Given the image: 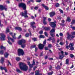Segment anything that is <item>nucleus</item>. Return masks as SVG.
I'll return each mask as SVG.
<instances>
[{
    "instance_id": "36",
    "label": "nucleus",
    "mask_w": 75,
    "mask_h": 75,
    "mask_svg": "<svg viewBox=\"0 0 75 75\" xmlns=\"http://www.w3.org/2000/svg\"><path fill=\"white\" fill-rule=\"evenodd\" d=\"M16 59L17 61H20L21 59L20 57H17L16 58Z\"/></svg>"
},
{
    "instance_id": "63",
    "label": "nucleus",
    "mask_w": 75,
    "mask_h": 75,
    "mask_svg": "<svg viewBox=\"0 0 75 75\" xmlns=\"http://www.w3.org/2000/svg\"><path fill=\"white\" fill-rule=\"evenodd\" d=\"M72 35H75V32H73L71 33Z\"/></svg>"
},
{
    "instance_id": "9",
    "label": "nucleus",
    "mask_w": 75,
    "mask_h": 75,
    "mask_svg": "<svg viewBox=\"0 0 75 75\" xmlns=\"http://www.w3.org/2000/svg\"><path fill=\"white\" fill-rule=\"evenodd\" d=\"M38 47L40 50H43L44 47V45L42 44H40L38 45Z\"/></svg>"
},
{
    "instance_id": "62",
    "label": "nucleus",
    "mask_w": 75,
    "mask_h": 75,
    "mask_svg": "<svg viewBox=\"0 0 75 75\" xmlns=\"http://www.w3.org/2000/svg\"><path fill=\"white\" fill-rule=\"evenodd\" d=\"M38 8V7H35L34 9L35 10H37Z\"/></svg>"
},
{
    "instance_id": "8",
    "label": "nucleus",
    "mask_w": 75,
    "mask_h": 75,
    "mask_svg": "<svg viewBox=\"0 0 75 75\" xmlns=\"http://www.w3.org/2000/svg\"><path fill=\"white\" fill-rule=\"evenodd\" d=\"M74 45V43H70L69 44V46L71 50H74V47H73Z\"/></svg>"
},
{
    "instance_id": "33",
    "label": "nucleus",
    "mask_w": 75,
    "mask_h": 75,
    "mask_svg": "<svg viewBox=\"0 0 75 75\" xmlns=\"http://www.w3.org/2000/svg\"><path fill=\"white\" fill-rule=\"evenodd\" d=\"M64 56L63 55H60L59 56V59H62L63 58H64Z\"/></svg>"
},
{
    "instance_id": "60",
    "label": "nucleus",
    "mask_w": 75,
    "mask_h": 75,
    "mask_svg": "<svg viewBox=\"0 0 75 75\" xmlns=\"http://www.w3.org/2000/svg\"><path fill=\"white\" fill-rule=\"evenodd\" d=\"M37 68V66H35L33 68V71H35V69Z\"/></svg>"
},
{
    "instance_id": "6",
    "label": "nucleus",
    "mask_w": 75,
    "mask_h": 75,
    "mask_svg": "<svg viewBox=\"0 0 75 75\" xmlns=\"http://www.w3.org/2000/svg\"><path fill=\"white\" fill-rule=\"evenodd\" d=\"M0 9L1 10H3V9H4L5 11H7V6H3V5H0Z\"/></svg>"
},
{
    "instance_id": "59",
    "label": "nucleus",
    "mask_w": 75,
    "mask_h": 75,
    "mask_svg": "<svg viewBox=\"0 0 75 75\" xmlns=\"http://www.w3.org/2000/svg\"><path fill=\"white\" fill-rule=\"evenodd\" d=\"M3 26L2 24H1V21H0V27H2Z\"/></svg>"
},
{
    "instance_id": "29",
    "label": "nucleus",
    "mask_w": 75,
    "mask_h": 75,
    "mask_svg": "<svg viewBox=\"0 0 75 75\" xmlns=\"http://www.w3.org/2000/svg\"><path fill=\"white\" fill-rule=\"evenodd\" d=\"M67 21H69V22H71V18L69 17H68L67 19Z\"/></svg>"
},
{
    "instance_id": "13",
    "label": "nucleus",
    "mask_w": 75,
    "mask_h": 75,
    "mask_svg": "<svg viewBox=\"0 0 75 75\" xmlns=\"http://www.w3.org/2000/svg\"><path fill=\"white\" fill-rule=\"evenodd\" d=\"M9 34L11 35L12 37H13V39H16V37L15 36V35H16V33H14V35H13V33L12 32L10 33Z\"/></svg>"
},
{
    "instance_id": "16",
    "label": "nucleus",
    "mask_w": 75,
    "mask_h": 75,
    "mask_svg": "<svg viewBox=\"0 0 75 75\" xmlns=\"http://www.w3.org/2000/svg\"><path fill=\"white\" fill-rule=\"evenodd\" d=\"M35 75H42V74H40V71L38 70H36L35 71Z\"/></svg>"
},
{
    "instance_id": "31",
    "label": "nucleus",
    "mask_w": 75,
    "mask_h": 75,
    "mask_svg": "<svg viewBox=\"0 0 75 75\" xmlns=\"http://www.w3.org/2000/svg\"><path fill=\"white\" fill-rule=\"evenodd\" d=\"M9 32H10V30L8 28H7L6 30V34H7V33H9Z\"/></svg>"
},
{
    "instance_id": "37",
    "label": "nucleus",
    "mask_w": 75,
    "mask_h": 75,
    "mask_svg": "<svg viewBox=\"0 0 75 75\" xmlns=\"http://www.w3.org/2000/svg\"><path fill=\"white\" fill-rule=\"evenodd\" d=\"M50 35L51 36V37H52L53 38H54V37H55V35L54 34V33H50Z\"/></svg>"
},
{
    "instance_id": "54",
    "label": "nucleus",
    "mask_w": 75,
    "mask_h": 75,
    "mask_svg": "<svg viewBox=\"0 0 75 75\" xmlns=\"http://www.w3.org/2000/svg\"><path fill=\"white\" fill-rule=\"evenodd\" d=\"M66 48H67V49H69V48H70V47H69V45L66 46Z\"/></svg>"
},
{
    "instance_id": "61",
    "label": "nucleus",
    "mask_w": 75,
    "mask_h": 75,
    "mask_svg": "<svg viewBox=\"0 0 75 75\" xmlns=\"http://www.w3.org/2000/svg\"><path fill=\"white\" fill-rule=\"evenodd\" d=\"M48 47L49 48H51V44H49L48 45Z\"/></svg>"
},
{
    "instance_id": "64",
    "label": "nucleus",
    "mask_w": 75,
    "mask_h": 75,
    "mask_svg": "<svg viewBox=\"0 0 75 75\" xmlns=\"http://www.w3.org/2000/svg\"><path fill=\"white\" fill-rule=\"evenodd\" d=\"M71 28H72V29H73V30H75V27H72L71 26Z\"/></svg>"
},
{
    "instance_id": "25",
    "label": "nucleus",
    "mask_w": 75,
    "mask_h": 75,
    "mask_svg": "<svg viewBox=\"0 0 75 75\" xmlns=\"http://www.w3.org/2000/svg\"><path fill=\"white\" fill-rule=\"evenodd\" d=\"M16 71L18 73H22V71L18 69H16Z\"/></svg>"
},
{
    "instance_id": "49",
    "label": "nucleus",
    "mask_w": 75,
    "mask_h": 75,
    "mask_svg": "<svg viewBox=\"0 0 75 75\" xmlns=\"http://www.w3.org/2000/svg\"><path fill=\"white\" fill-rule=\"evenodd\" d=\"M43 21H45V20H46V19H47V17H43Z\"/></svg>"
},
{
    "instance_id": "4",
    "label": "nucleus",
    "mask_w": 75,
    "mask_h": 75,
    "mask_svg": "<svg viewBox=\"0 0 75 75\" xmlns=\"http://www.w3.org/2000/svg\"><path fill=\"white\" fill-rule=\"evenodd\" d=\"M20 15H21L22 16H23L24 17L28 18V16H27V11L26 10H25L24 13L22 12L21 13Z\"/></svg>"
},
{
    "instance_id": "3",
    "label": "nucleus",
    "mask_w": 75,
    "mask_h": 75,
    "mask_svg": "<svg viewBox=\"0 0 75 75\" xmlns=\"http://www.w3.org/2000/svg\"><path fill=\"white\" fill-rule=\"evenodd\" d=\"M18 56H20L21 55H24V52L23 51V50L19 49L18 50Z\"/></svg>"
},
{
    "instance_id": "22",
    "label": "nucleus",
    "mask_w": 75,
    "mask_h": 75,
    "mask_svg": "<svg viewBox=\"0 0 75 75\" xmlns=\"http://www.w3.org/2000/svg\"><path fill=\"white\" fill-rule=\"evenodd\" d=\"M21 45L22 48H23L25 47V43H23Z\"/></svg>"
},
{
    "instance_id": "19",
    "label": "nucleus",
    "mask_w": 75,
    "mask_h": 75,
    "mask_svg": "<svg viewBox=\"0 0 75 75\" xmlns=\"http://www.w3.org/2000/svg\"><path fill=\"white\" fill-rule=\"evenodd\" d=\"M8 40H11L12 42H14V39H13L11 38H10V36H8Z\"/></svg>"
},
{
    "instance_id": "43",
    "label": "nucleus",
    "mask_w": 75,
    "mask_h": 75,
    "mask_svg": "<svg viewBox=\"0 0 75 75\" xmlns=\"http://www.w3.org/2000/svg\"><path fill=\"white\" fill-rule=\"evenodd\" d=\"M46 37H48V33L46 32L44 33Z\"/></svg>"
},
{
    "instance_id": "52",
    "label": "nucleus",
    "mask_w": 75,
    "mask_h": 75,
    "mask_svg": "<svg viewBox=\"0 0 75 75\" xmlns=\"http://www.w3.org/2000/svg\"><path fill=\"white\" fill-rule=\"evenodd\" d=\"M38 50V48L36 47L35 48V52H37V51Z\"/></svg>"
},
{
    "instance_id": "5",
    "label": "nucleus",
    "mask_w": 75,
    "mask_h": 75,
    "mask_svg": "<svg viewBox=\"0 0 75 75\" xmlns=\"http://www.w3.org/2000/svg\"><path fill=\"white\" fill-rule=\"evenodd\" d=\"M0 35L1 36L0 38L1 40H2V41H4V40H5V37H6L5 35H4L3 33H2L0 34Z\"/></svg>"
},
{
    "instance_id": "18",
    "label": "nucleus",
    "mask_w": 75,
    "mask_h": 75,
    "mask_svg": "<svg viewBox=\"0 0 75 75\" xmlns=\"http://www.w3.org/2000/svg\"><path fill=\"white\" fill-rule=\"evenodd\" d=\"M42 7H44L45 9L47 10H48V8L47 6L45 5L44 4H42Z\"/></svg>"
},
{
    "instance_id": "48",
    "label": "nucleus",
    "mask_w": 75,
    "mask_h": 75,
    "mask_svg": "<svg viewBox=\"0 0 75 75\" xmlns=\"http://www.w3.org/2000/svg\"><path fill=\"white\" fill-rule=\"evenodd\" d=\"M51 40H52L51 37H50L49 39L47 40V41H51Z\"/></svg>"
},
{
    "instance_id": "56",
    "label": "nucleus",
    "mask_w": 75,
    "mask_h": 75,
    "mask_svg": "<svg viewBox=\"0 0 75 75\" xmlns=\"http://www.w3.org/2000/svg\"><path fill=\"white\" fill-rule=\"evenodd\" d=\"M43 33V31H41L39 32V34H42V33Z\"/></svg>"
},
{
    "instance_id": "14",
    "label": "nucleus",
    "mask_w": 75,
    "mask_h": 75,
    "mask_svg": "<svg viewBox=\"0 0 75 75\" xmlns=\"http://www.w3.org/2000/svg\"><path fill=\"white\" fill-rule=\"evenodd\" d=\"M30 24L32 28H36V26H35L34 25H34V24H35V22H32Z\"/></svg>"
},
{
    "instance_id": "35",
    "label": "nucleus",
    "mask_w": 75,
    "mask_h": 75,
    "mask_svg": "<svg viewBox=\"0 0 75 75\" xmlns=\"http://www.w3.org/2000/svg\"><path fill=\"white\" fill-rule=\"evenodd\" d=\"M71 35H69L67 37V38L68 40H70V38H71Z\"/></svg>"
},
{
    "instance_id": "44",
    "label": "nucleus",
    "mask_w": 75,
    "mask_h": 75,
    "mask_svg": "<svg viewBox=\"0 0 75 75\" xmlns=\"http://www.w3.org/2000/svg\"><path fill=\"white\" fill-rule=\"evenodd\" d=\"M29 36V33H26L25 35L26 37H28Z\"/></svg>"
},
{
    "instance_id": "23",
    "label": "nucleus",
    "mask_w": 75,
    "mask_h": 75,
    "mask_svg": "<svg viewBox=\"0 0 75 75\" xmlns=\"http://www.w3.org/2000/svg\"><path fill=\"white\" fill-rule=\"evenodd\" d=\"M16 30H19V31H21V28L19 27H16L15 28Z\"/></svg>"
},
{
    "instance_id": "17",
    "label": "nucleus",
    "mask_w": 75,
    "mask_h": 75,
    "mask_svg": "<svg viewBox=\"0 0 75 75\" xmlns=\"http://www.w3.org/2000/svg\"><path fill=\"white\" fill-rule=\"evenodd\" d=\"M8 55H9V54L8 52H6L4 54V57L5 58H8Z\"/></svg>"
},
{
    "instance_id": "53",
    "label": "nucleus",
    "mask_w": 75,
    "mask_h": 75,
    "mask_svg": "<svg viewBox=\"0 0 75 75\" xmlns=\"http://www.w3.org/2000/svg\"><path fill=\"white\" fill-rule=\"evenodd\" d=\"M45 50H48V48L47 47H45Z\"/></svg>"
},
{
    "instance_id": "51",
    "label": "nucleus",
    "mask_w": 75,
    "mask_h": 75,
    "mask_svg": "<svg viewBox=\"0 0 75 75\" xmlns=\"http://www.w3.org/2000/svg\"><path fill=\"white\" fill-rule=\"evenodd\" d=\"M75 20H74L71 22V23L72 24H74L75 23Z\"/></svg>"
},
{
    "instance_id": "27",
    "label": "nucleus",
    "mask_w": 75,
    "mask_h": 75,
    "mask_svg": "<svg viewBox=\"0 0 75 75\" xmlns=\"http://www.w3.org/2000/svg\"><path fill=\"white\" fill-rule=\"evenodd\" d=\"M55 29H52V30L50 31V33H55Z\"/></svg>"
},
{
    "instance_id": "1",
    "label": "nucleus",
    "mask_w": 75,
    "mask_h": 75,
    "mask_svg": "<svg viewBox=\"0 0 75 75\" xmlns=\"http://www.w3.org/2000/svg\"><path fill=\"white\" fill-rule=\"evenodd\" d=\"M19 67L20 69L24 71H27L28 70V67L25 64L23 63H20Z\"/></svg>"
},
{
    "instance_id": "41",
    "label": "nucleus",
    "mask_w": 75,
    "mask_h": 75,
    "mask_svg": "<svg viewBox=\"0 0 75 75\" xmlns=\"http://www.w3.org/2000/svg\"><path fill=\"white\" fill-rule=\"evenodd\" d=\"M70 57L71 58H74V55L73 54H70Z\"/></svg>"
},
{
    "instance_id": "39",
    "label": "nucleus",
    "mask_w": 75,
    "mask_h": 75,
    "mask_svg": "<svg viewBox=\"0 0 75 75\" xmlns=\"http://www.w3.org/2000/svg\"><path fill=\"white\" fill-rule=\"evenodd\" d=\"M35 47H36V45H32L31 46L30 49H31L32 48H35Z\"/></svg>"
},
{
    "instance_id": "57",
    "label": "nucleus",
    "mask_w": 75,
    "mask_h": 75,
    "mask_svg": "<svg viewBox=\"0 0 75 75\" xmlns=\"http://www.w3.org/2000/svg\"><path fill=\"white\" fill-rule=\"evenodd\" d=\"M60 36H63V34L62 33H60L59 34Z\"/></svg>"
},
{
    "instance_id": "2",
    "label": "nucleus",
    "mask_w": 75,
    "mask_h": 75,
    "mask_svg": "<svg viewBox=\"0 0 75 75\" xmlns=\"http://www.w3.org/2000/svg\"><path fill=\"white\" fill-rule=\"evenodd\" d=\"M18 6L19 7H22L23 10H25L26 9V5L25 4L23 3H21L19 4Z\"/></svg>"
},
{
    "instance_id": "32",
    "label": "nucleus",
    "mask_w": 75,
    "mask_h": 75,
    "mask_svg": "<svg viewBox=\"0 0 75 75\" xmlns=\"http://www.w3.org/2000/svg\"><path fill=\"white\" fill-rule=\"evenodd\" d=\"M0 54L3 55L4 54V51L3 50L0 51Z\"/></svg>"
},
{
    "instance_id": "10",
    "label": "nucleus",
    "mask_w": 75,
    "mask_h": 75,
    "mask_svg": "<svg viewBox=\"0 0 75 75\" xmlns=\"http://www.w3.org/2000/svg\"><path fill=\"white\" fill-rule=\"evenodd\" d=\"M50 26L52 27V28H55V26H56V24L54 22H51L50 23Z\"/></svg>"
},
{
    "instance_id": "24",
    "label": "nucleus",
    "mask_w": 75,
    "mask_h": 75,
    "mask_svg": "<svg viewBox=\"0 0 75 75\" xmlns=\"http://www.w3.org/2000/svg\"><path fill=\"white\" fill-rule=\"evenodd\" d=\"M4 58L2 57L1 60V64H3V62H4Z\"/></svg>"
},
{
    "instance_id": "15",
    "label": "nucleus",
    "mask_w": 75,
    "mask_h": 75,
    "mask_svg": "<svg viewBox=\"0 0 75 75\" xmlns=\"http://www.w3.org/2000/svg\"><path fill=\"white\" fill-rule=\"evenodd\" d=\"M0 69H1V70H2V71L3 70H4L6 72H7V69L6 67H0Z\"/></svg>"
},
{
    "instance_id": "26",
    "label": "nucleus",
    "mask_w": 75,
    "mask_h": 75,
    "mask_svg": "<svg viewBox=\"0 0 75 75\" xmlns=\"http://www.w3.org/2000/svg\"><path fill=\"white\" fill-rule=\"evenodd\" d=\"M0 48L1 50H3V49L4 50H6V47L3 46H1Z\"/></svg>"
},
{
    "instance_id": "50",
    "label": "nucleus",
    "mask_w": 75,
    "mask_h": 75,
    "mask_svg": "<svg viewBox=\"0 0 75 75\" xmlns=\"http://www.w3.org/2000/svg\"><path fill=\"white\" fill-rule=\"evenodd\" d=\"M8 65L10 64L11 66V63L9 60H8Z\"/></svg>"
},
{
    "instance_id": "55",
    "label": "nucleus",
    "mask_w": 75,
    "mask_h": 75,
    "mask_svg": "<svg viewBox=\"0 0 75 75\" xmlns=\"http://www.w3.org/2000/svg\"><path fill=\"white\" fill-rule=\"evenodd\" d=\"M48 58V56H45V59H47Z\"/></svg>"
},
{
    "instance_id": "11",
    "label": "nucleus",
    "mask_w": 75,
    "mask_h": 75,
    "mask_svg": "<svg viewBox=\"0 0 75 75\" xmlns=\"http://www.w3.org/2000/svg\"><path fill=\"white\" fill-rule=\"evenodd\" d=\"M35 64V62L34 61V59H33V63L32 64H30L29 65V67L30 68H33V66Z\"/></svg>"
},
{
    "instance_id": "42",
    "label": "nucleus",
    "mask_w": 75,
    "mask_h": 75,
    "mask_svg": "<svg viewBox=\"0 0 75 75\" xmlns=\"http://www.w3.org/2000/svg\"><path fill=\"white\" fill-rule=\"evenodd\" d=\"M59 6V4L58 3H57L56 4V7H58Z\"/></svg>"
},
{
    "instance_id": "38",
    "label": "nucleus",
    "mask_w": 75,
    "mask_h": 75,
    "mask_svg": "<svg viewBox=\"0 0 75 75\" xmlns=\"http://www.w3.org/2000/svg\"><path fill=\"white\" fill-rule=\"evenodd\" d=\"M37 38H32L33 41H37Z\"/></svg>"
},
{
    "instance_id": "30",
    "label": "nucleus",
    "mask_w": 75,
    "mask_h": 75,
    "mask_svg": "<svg viewBox=\"0 0 75 75\" xmlns=\"http://www.w3.org/2000/svg\"><path fill=\"white\" fill-rule=\"evenodd\" d=\"M40 38H45V37L43 35H40Z\"/></svg>"
},
{
    "instance_id": "12",
    "label": "nucleus",
    "mask_w": 75,
    "mask_h": 75,
    "mask_svg": "<svg viewBox=\"0 0 75 75\" xmlns=\"http://www.w3.org/2000/svg\"><path fill=\"white\" fill-rule=\"evenodd\" d=\"M55 12L54 11H52V12H51L50 13V17H53L54 16H55Z\"/></svg>"
},
{
    "instance_id": "34",
    "label": "nucleus",
    "mask_w": 75,
    "mask_h": 75,
    "mask_svg": "<svg viewBox=\"0 0 75 75\" xmlns=\"http://www.w3.org/2000/svg\"><path fill=\"white\" fill-rule=\"evenodd\" d=\"M52 42L54 43L55 42V38H53L52 39Z\"/></svg>"
},
{
    "instance_id": "46",
    "label": "nucleus",
    "mask_w": 75,
    "mask_h": 75,
    "mask_svg": "<svg viewBox=\"0 0 75 75\" xmlns=\"http://www.w3.org/2000/svg\"><path fill=\"white\" fill-rule=\"evenodd\" d=\"M52 66L50 65L49 68V70H50V71H51V70H52Z\"/></svg>"
},
{
    "instance_id": "58",
    "label": "nucleus",
    "mask_w": 75,
    "mask_h": 75,
    "mask_svg": "<svg viewBox=\"0 0 75 75\" xmlns=\"http://www.w3.org/2000/svg\"><path fill=\"white\" fill-rule=\"evenodd\" d=\"M59 10L60 13H63V11H62V10L61 9H59Z\"/></svg>"
},
{
    "instance_id": "28",
    "label": "nucleus",
    "mask_w": 75,
    "mask_h": 75,
    "mask_svg": "<svg viewBox=\"0 0 75 75\" xmlns=\"http://www.w3.org/2000/svg\"><path fill=\"white\" fill-rule=\"evenodd\" d=\"M55 68L57 69H61V67L59 65H58L57 67H56Z\"/></svg>"
},
{
    "instance_id": "45",
    "label": "nucleus",
    "mask_w": 75,
    "mask_h": 75,
    "mask_svg": "<svg viewBox=\"0 0 75 75\" xmlns=\"http://www.w3.org/2000/svg\"><path fill=\"white\" fill-rule=\"evenodd\" d=\"M57 19L58 20H61V16H58L57 17Z\"/></svg>"
},
{
    "instance_id": "40",
    "label": "nucleus",
    "mask_w": 75,
    "mask_h": 75,
    "mask_svg": "<svg viewBox=\"0 0 75 75\" xmlns=\"http://www.w3.org/2000/svg\"><path fill=\"white\" fill-rule=\"evenodd\" d=\"M53 71H52V72H50L48 73V75H52V74H53Z\"/></svg>"
},
{
    "instance_id": "21",
    "label": "nucleus",
    "mask_w": 75,
    "mask_h": 75,
    "mask_svg": "<svg viewBox=\"0 0 75 75\" xmlns=\"http://www.w3.org/2000/svg\"><path fill=\"white\" fill-rule=\"evenodd\" d=\"M44 29H45V31H48V30H50V27H45L44 28Z\"/></svg>"
},
{
    "instance_id": "7",
    "label": "nucleus",
    "mask_w": 75,
    "mask_h": 75,
    "mask_svg": "<svg viewBox=\"0 0 75 75\" xmlns=\"http://www.w3.org/2000/svg\"><path fill=\"white\" fill-rule=\"evenodd\" d=\"M25 43V40L24 39H22L20 40H19L18 42V44L19 45H21L22 44Z\"/></svg>"
},
{
    "instance_id": "47",
    "label": "nucleus",
    "mask_w": 75,
    "mask_h": 75,
    "mask_svg": "<svg viewBox=\"0 0 75 75\" xmlns=\"http://www.w3.org/2000/svg\"><path fill=\"white\" fill-rule=\"evenodd\" d=\"M43 23L44 25H46L47 24V22H46V21H43Z\"/></svg>"
},
{
    "instance_id": "20",
    "label": "nucleus",
    "mask_w": 75,
    "mask_h": 75,
    "mask_svg": "<svg viewBox=\"0 0 75 75\" xmlns=\"http://www.w3.org/2000/svg\"><path fill=\"white\" fill-rule=\"evenodd\" d=\"M69 63V59H67L66 60V64H67V65H68Z\"/></svg>"
}]
</instances>
